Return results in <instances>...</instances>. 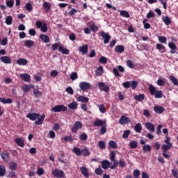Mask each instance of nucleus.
<instances>
[{
    "label": "nucleus",
    "instance_id": "dca6fc26",
    "mask_svg": "<svg viewBox=\"0 0 178 178\" xmlns=\"http://www.w3.org/2000/svg\"><path fill=\"white\" fill-rule=\"evenodd\" d=\"M154 111L156 113L161 114L165 111V107L161 106H156L154 107Z\"/></svg>",
    "mask_w": 178,
    "mask_h": 178
},
{
    "label": "nucleus",
    "instance_id": "09e8293b",
    "mask_svg": "<svg viewBox=\"0 0 178 178\" xmlns=\"http://www.w3.org/2000/svg\"><path fill=\"white\" fill-rule=\"evenodd\" d=\"M99 63H102V65H105V64L108 63V59L105 56H102L99 59Z\"/></svg>",
    "mask_w": 178,
    "mask_h": 178
},
{
    "label": "nucleus",
    "instance_id": "393cba45",
    "mask_svg": "<svg viewBox=\"0 0 178 178\" xmlns=\"http://www.w3.org/2000/svg\"><path fill=\"white\" fill-rule=\"evenodd\" d=\"M88 97L84 96H79L76 99V101H78L79 102H83L85 104H87L88 102Z\"/></svg>",
    "mask_w": 178,
    "mask_h": 178
},
{
    "label": "nucleus",
    "instance_id": "5701e85b",
    "mask_svg": "<svg viewBox=\"0 0 178 178\" xmlns=\"http://www.w3.org/2000/svg\"><path fill=\"white\" fill-rule=\"evenodd\" d=\"M17 65H19V66H26L27 65L28 61L25 58H19L17 60Z\"/></svg>",
    "mask_w": 178,
    "mask_h": 178
},
{
    "label": "nucleus",
    "instance_id": "f257e3e1",
    "mask_svg": "<svg viewBox=\"0 0 178 178\" xmlns=\"http://www.w3.org/2000/svg\"><path fill=\"white\" fill-rule=\"evenodd\" d=\"M26 118H28V119H30V120L32 121L36 120L35 121V124L36 126H40V124H42V123H44V120H45V114H42L40 118V114L37 113H29L26 115Z\"/></svg>",
    "mask_w": 178,
    "mask_h": 178
},
{
    "label": "nucleus",
    "instance_id": "c03bdc74",
    "mask_svg": "<svg viewBox=\"0 0 178 178\" xmlns=\"http://www.w3.org/2000/svg\"><path fill=\"white\" fill-rule=\"evenodd\" d=\"M77 106H78L77 102H72L70 104H68V108L70 109L74 110L77 108Z\"/></svg>",
    "mask_w": 178,
    "mask_h": 178
},
{
    "label": "nucleus",
    "instance_id": "338daca9",
    "mask_svg": "<svg viewBox=\"0 0 178 178\" xmlns=\"http://www.w3.org/2000/svg\"><path fill=\"white\" fill-rule=\"evenodd\" d=\"M105 133H106V125L102 127L100 129V134H102V136H104Z\"/></svg>",
    "mask_w": 178,
    "mask_h": 178
},
{
    "label": "nucleus",
    "instance_id": "49530a36",
    "mask_svg": "<svg viewBox=\"0 0 178 178\" xmlns=\"http://www.w3.org/2000/svg\"><path fill=\"white\" fill-rule=\"evenodd\" d=\"M170 80L172 81L174 86H178V80L176 77H175L174 76H170Z\"/></svg>",
    "mask_w": 178,
    "mask_h": 178
},
{
    "label": "nucleus",
    "instance_id": "f3484780",
    "mask_svg": "<svg viewBox=\"0 0 178 178\" xmlns=\"http://www.w3.org/2000/svg\"><path fill=\"white\" fill-rule=\"evenodd\" d=\"M15 143L19 147H21V148H23L25 145L24 140H23L22 138H17L15 139Z\"/></svg>",
    "mask_w": 178,
    "mask_h": 178
},
{
    "label": "nucleus",
    "instance_id": "c85d7f7f",
    "mask_svg": "<svg viewBox=\"0 0 178 178\" xmlns=\"http://www.w3.org/2000/svg\"><path fill=\"white\" fill-rule=\"evenodd\" d=\"M60 156L58 157V159L59 162H61V163H66V161L63 159L65 158V152L60 151Z\"/></svg>",
    "mask_w": 178,
    "mask_h": 178
},
{
    "label": "nucleus",
    "instance_id": "69168bd1",
    "mask_svg": "<svg viewBox=\"0 0 178 178\" xmlns=\"http://www.w3.org/2000/svg\"><path fill=\"white\" fill-rule=\"evenodd\" d=\"M172 173V176L175 178H178V170L177 169H172L171 170Z\"/></svg>",
    "mask_w": 178,
    "mask_h": 178
},
{
    "label": "nucleus",
    "instance_id": "4468645a",
    "mask_svg": "<svg viewBox=\"0 0 178 178\" xmlns=\"http://www.w3.org/2000/svg\"><path fill=\"white\" fill-rule=\"evenodd\" d=\"M20 77L23 81H26V83H30L31 77L30 74L24 73V74H21Z\"/></svg>",
    "mask_w": 178,
    "mask_h": 178
},
{
    "label": "nucleus",
    "instance_id": "79ce46f5",
    "mask_svg": "<svg viewBox=\"0 0 178 178\" xmlns=\"http://www.w3.org/2000/svg\"><path fill=\"white\" fill-rule=\"evenodd\" d=\"M158 38L161 44H166L168 41V38H166L165 36H158Z\"/></svg>",
    "mask_w": 178,
    "mask_h": 178
},
{
    "label": "nucleus",
    "instance_id": "052dcab7",
    "mask_svg": "<svg viewBox=\"0 0 178 178\" xmlns=\"http://www.w3.org/2000/svg\"><path fill=\"white\" fill-rule=\"evenodd\" d=\"M99 112H101V113H105V112H106V109L105 108V105L104 104H100L99 106Z\"/></svg>",
    "mask_w": 178,
    "mask_h": 178
},
{
    "label": "nucleus",
    "instance_id": "37998d69",
    "mask_svg": "<svg viewBox=\"0 0 178 178\" xmlns=\"http://www.w3.org/2000/svg\"><path fill=\"white\" fill-rule=\"evenodd\" d=\"M40 31H42V33H47V31H48V24H47V23H44L43 25H42Z\"/></svg>",
    "mask_w": 178,
    "mask_h": 178
},
{
    "label": "nucleus",
    "instance_id": "aec40b11",
    "mask_svg": "<svg viewBox=\"0 0 178 178\" xmlns=\"http://www.w3.org/2000/svg\"><path fill=\"white\" fill-rule=\"evenodd\" d=\"M102 168L106 170V169L109 168V166H111V163L108 161V160H104L101 162Z\"/></svg>",
    "mask_w": 178,
    "mask_h": 178
},
{
    "label": "nucleus",
    "instance_id": "bf43d9fd",
    "mask_svg": "<svg viewBox=\"0 0 178 178\" xmlns=\"http://www.w3.org/2000/svg\"><path fill=\"white\" fill-rule=\"evenodd\" d=\"M25 9L28 10V12H31L33 10V5H31V3H28L25 6Z\"/></svg>",
    "mask_w": 178,
    "mask_h": 178
},
{
    "label": "nucleus",
    "instance_id": "7ed1b4c3",
    "mask_svg": "<svg viewBox=\"0 0 178 178\" xmlns=\"http://www.w3.org/2000/svg\"><path fill=\"white\" fill-rule=\"evenodd\" d=\"M52 175L54 177H57V178L65 177V172H63V170L58 168H55L54 170H53Z\"/></svg>",
    "mask_w": 178,
    "mask_h": 178
},
{
    "label": "nucleus",
    "instance_id": "e2e57ef3",
    "mask_svg": "<svg viewBox=\"0 0 178 178\" xmlns=\"http://www.w3.org/2000/svg\"><path fill=\"white\" fill-rule=\"evenodd\" d=\"M6 5L8 8H13V5H15V1L13 0H8L6 1Z\"/></svg>",
    "mask_w": 178,
    "mask_h": 178
},
{
    "label": "nucleus",
    "instance_id": "3c124183",
    "mask_svg": "<svg viewBox=\"0 0 178 178\" xmlns=\"http://www.w3.org/2000/svg\"><path fill=\"white\" fill-rule=\"evenodd\" d=\"M79 138L81 141H86L88 138V136H87V134L83 133L80 135Z\"/></svg>",
    "mask_w": 178,
    "mask_h": 178
},
{
    "label": "nucleus",
    "instance_id": "a18cd8bd",
    "mask_svg": "<svg viewBox=\"0 0 178 178\" xmlns=\"http://www.w3.org/2000/svg\"><path fill=\"white\" fill-rule=\"evenodd\" d=\"M13 20V18L12 17V16L9 15L6 18V24H7L8 26H10V24H12V22Z\"/></svg>",
    "mask_w": 178,
    "mask_h": 178
},
{
    "label": "nucleus",
    "instance_id": "f704fd0d",
    "mask_svg": "<svg viewBox=\"0 0 178 178\" xmlns=\"http://www.w3.org/2000/svg\"><path fill=\"white\" fill-rule=\"evenodd\" d=\"M129 147L132 149H136V148H137V147H138V143H137V141H136V140H131L129 143Z\"/></svg>",
    "mask_w": 178,
    "mask_h": 178
},
{
    "label": "nucleus",
    "instance_id": "ea45409f",
    "mask_svg": "<svg viewBox=\"0 0 178 178\" xmlns=\"http://www.w3.org/2000/svg\"><path fill=\"white\" fill-rule=\"evenodd\" d=\"M6 173V168L4 165H0V177H3Z\"/></svg>",
    "mask_w": 178,
    "mask_h": 178
},
{
    "label": "nucleus",
    "instance_id": "e433bc0d",
    "mask_svg": "<svg viewBox=\"0 0 178 178\" xmlns=\"http://www.w3.org/2000/svg\"><path fill=\"white\" fill-rule=\"evenodd\" d=\"M143 151H144L146 154L148 152H151V145H145L142 147Z\"/></svg>",
    "mask_w": 178,
    "mask_h": 178
},
{
    "label": "nucleus",
    "instance_id": "423d86ee",
    "mask_svg": "<svg viewBox=\"0 0 178 178\" xmlns=\"http://www.w3.org/2000/svg\"><path fill=\"white\" fill-rule=\"evenodd\" d=\"M79 129H83V124H81L80 121H76L72 127L71 131L72 133H77Z\"/></svg>",
    "mask_w": 178,
    "mask_h": 178
},
{
    "label": "nucleus",
    "instance_id": "58836bf2",
    "mask_svg": "<svg viewBox=\"0 0 178 178\" xmlns=\"http://www.w3.org/2000/svg\"><path fill=\"white\" fill-rule=\"evenodd\" d=\"M148 19H144L143 21V24L144 25V29L145 30H148V29H151V24L149 23H147Z\"/></svg>",
    "mask_w": 178,
    "mask_h": 178
},
{
    "label": "nucleus",
    "instance_id": "6ab92c4d",
    "mask_svg": "<svg viewBox=\"0 0 178 178\" xmlns=\"http://www.w3.org/2000/svg\"><path fill=\"white\" fill-rule=\"evenodd\" d=\"M59 52H62L64 55H69L70 51L63 46H60L58 47Z\"/></svg>",
    "mask_w": 178,
    "mask_h": 178
},
{
    "label": "nucleus",
    "instance_id": "8fccbe9b",
    "mask_svg": "<svg viewBox=\"0 0 178 178\" xmlns=\"http://www.w3.org/2000/svg\"><path fill=\"white\" fill-rule=\"evenodd\" d=\"M108 144L113 149H116V148H118V144H116V142L113 140H111Z\"/></svg>",
    "mask_w": 178,
    "mask_h": 178
},
{
    "label": "nucleus",
    "instance_id": "f03ea898",
    "mask_svg": "<svg viewBox=\"0 0 178 178\" xmlns=\"http://www.w3.org/2000/svg\"><path fill=\"white\" fill-rule=\"evenodd\" d=\"M149 91L152 95H154L155 98H162L163 95L162 90H157L152 84L149 86Z\"/></svg>",
    "mask_w": 178,
    "mask_h": 178
},
{
    "label": "nucleus",
    "instance_id": "a878e982",
    "mask_svg": "<svg viewBox=\"0 0 178 178\" xmlns=\"http://www.w3.org/2000/svg\"><path fill=\"white\" fill-rule=\"evenodd\" d=\"M0 102H1V104H13V100L10 98L5 99V97H1Z\"/></svg>",
    "mask_w": 178,
    "mask_h": 178
},
{
    "label": "nucleus",
    "instance_id": "680f3d73",
    "mask_svg": "<svg viewBox=\"0 0 178 178\" xmlns=\"http://www.w3.org/2000/svg\"><path fill=\"white\" fill-rule=\"evenodd\" d=\"M127 66H128V67H130V69H134V64L131 60H127Z\"/></svg>",
    "mask_w": 178,
    "mask_h": 178
},
{
    "label": "nucleus",
    "instance_id": "bb28decb",
    "mask_svg": "<svg viewBox=\"0 0 178 178\" xmlns=\"http://www.w3.org/2000/svg\"><path fill=\"white\" fill-rule=\"evenodd\" d=\"M24 42L25 43V47H26L27 48H33L35 44L34 41L31 40H25L24 41Z\"/></svg>",
    "mask_w": 178,
    "mask_h": 178
},
{
    "label": "nucleus",
    "instance_id": "0e129e2a",
    "mask_svg": "<svg viewBox=\"0 0 178 178\" xmlns=\"http://www.w3.org/2000/svg\"><path fill=\"white\" fill-rule=\"evenodd\" d=\"M90 29L91 31H93V33L98 31V26H97V25H95V24L90 25Z\"/></svg>",
    "mask_w": 178,
    "mask_h": 178
},
{
    "label": "nucleus",
    "instance_id": "4d7b16f0",
    "mask_svg": "<svg viewBox=\"0 0 178 178\" xmlns=\"http://www.w3.org/2000/svg\"><path fill=\"white\" fill-rule=\"evenodd\" d=\"M147 19H152V17H155V14L152 10H149V13L146 15Z\"/></svg>",
    "mask_w": 178,
    "mask_h": 178
},
{
    "label": "nucleus",
    "instance_id": "603ef678",
    "mask_svg": "<svg viewBox=\"0 0 178 178\" xmlns=\"http://www.w3.org/2000/svg\"><path fill=\"white\" fill-rule=\"evenodd\" d=\"M137 86H138V81H132L131 82V87L132 90H136L137 88Z\"/></svg>",
    "mask_w": 178,
    "mask_h": 178
},
{
    "label": "nucleus",
    "instance_id": "0eeeda50",
    "mask_svg": "<svg viewBox=\"0 0 178 178\" xmlns=\"http://www.w3.org/2000/svg\"><path fill=\"white\" fill-rule=\"evenodd\" d=\"M79 88L81 90H82V91H87V90H90V88H91V84L86 81L80 82Z\"/></svg>",
    "mask_w": 178,
    "mask_h": 178
},
{
    "label": "nucleus",
    "instance_id": "9b49d317",
    "mask_svg": "<svg viewBox=\"0 0 178 178\" xmlns=\"http://www.w3.org/2000/svg\"><path fill=\"white\" fill-rule=\"evenodd\" d=\"M0 60L3 62V63H6V65H9L12 63V59L10 58L8 56H3L0 58Z\"/></svg>",
    "mask_w": 178,
    "mask_h": 178
},
{
    "label": "nucleus",
    "instance_id": "f8f14e48",
    "mask_svg": "<svg viewBox=\"0 0 178 178\" xmlns=\"http://www.w3.org/2000/svg\"><path fill=\"white\" fill-rule=\"evenodd\" d=\"M156 49L161 54H165V52H166V47L161 43H157L156 44Z\"/></svg>",
    "mask_w": 178,
    "mask_h": 178
},
{
    "label": "nucleus",
    "instance_id": "c9c22d12",
    "mask_svg": "<svg viewBox=\"0 0 178 178\" xmlns=\"http://www.w3.org/2000/svg\"><path fill=\"white\" fill-rule=\"evenodd\" d=\"M162 19L166 26H169L170 24H172V21L170 20V18H169V17L168 16L163 17Z\"/></svg>",
    "mask_w": 178,
    "mask_h": 178
},
{
    "label": "nucleus",
    "instance_id": "ddd939ff",
    "mask_svg": "<svg viewBox=\"0 0 178 178\" xmlns=\"http://www.w3.org/2000/svg\"><path fill=\"white\" fill-rule=\"evenodd\" d=\"M93 124L95 127H102L106 124V120H97L93 122Z\"/></svg>",
    "mask_w": 178,
    "mask_h": 178
},
{
    "label": "nucleus",
    "instance_id": "a19ab883",
    "mask_svg": "<svg viewBox=\"0 0 178 178\" xmlns=\"http://www.w3.org/2000/svg\"><path fill=\"white\" fill-rule=\"evenodd\" d=\"M104 73V67L99 66L98 69L96 70V76H102V74Z\"/></svg>",
    "mask_w": 178,
    "mask_h": 178
},
{
    "label": "nucleus",
    "instance_id": "774afa93",
    "mask_svg": "<svg viewBox=\"0 0 178 178\" xmlns=\"http://www.w3.org/2000/svg\"><path fill=\"white\" fill-rule=\"evenodd\" d=\"M140 170H134V176L135 178L140 177Z\"/></svg>",
    "mask_w": 178,
    "mask_h": 178
},
{
    "label": "nucleus",
    "instance_id": "864d4df0",
    "mask_svg": "<svg viewBox=\"0 0 178 178\" xmlns=\"http://www.w3.org/2000/svg\"><path fill=\"white\" fill-rule=\"evenodd\" d=\"M81 155H83V156H90V150L87 149H82Z\"/></svg>",
    "mask_w": 178,
    "mask_h": 178
},
{
    "label": "nucleus",
    "instance_id": "1a4fd4ad",
    "mask_svg": "<svg viewBox=\"0 0 178 178\" xmlns=\"http://www.w3.org/2000/svg\"><path fill=\"white\" fill-rule=\"evenodd\" d=\"M98 87L100 91H104V92H109V86L104 82H100L98 83Z\"/></svg>",
    "mask_w": 178,
    "mask_h": 178
},
{
    "label": "nucleus",
    "instance_id": "72a5a7b5",
    "mask_svg": "<svg viewBox=\"0 0 178 178\" xmlns=\"http://www.w3.org/2000/svg\"><path fill=\"white\" fill-rule=\"evenodd\" d=\"M134 98L136 101H138V102H142V101H144L145 95H144L143 94H140L139 95H135Z\"/></svg>",
    "mask_w": 178,
    "mask_h": 178
},
{
    "label": "nucleus",
    "instance_id": "7c9ffc66",
    "mask_svg": "<svg viewBox=\"0 0 178 178\" xmlns=\"http://www.w3.org/2000/svg\"><path fill=\"white\" fill-rule=\"evenodd\" d=\"M115 51L122 54V52H124V46L123 45H118L115 48Z\"/></svg>",
    "mask_w": 178,
    "mask_h": 178
},
{
    "label": "nucleus",
    "instance_id": "cd10ccee",
    "mask_svg": "<svg viewBox=\"0 0 178 178\" xmlns=\"http://www.w3.org/2000/svg\"><path fill=\"white\" fill-rule=\"evenodd\" d=\"M81 151L80 148L74 147L72 149V152L76 155V156H81Z\"/></svg>",
    "mask_w": 178,
    "mask_h": 178
},
{
    "label": "nucleus",
    "instance_id": "473e14b6",
    "mask_svg": "<svg viewBox=\"0 0 178 178\" xmlns=\"http://www.w3.org/2000/svg\"><path fill=\"white\" fill-rule=\"evenodd\" d=\"M33 95L36 98H41L42 96V93H41V91L37 88L33 89Z\"/></svg>",
    "mask_w": 178,
    "mask_h": 178
},
{
    "label": "nucleus",
    "instance_id": "6e6d98bb",
    "mask_svg": "<svg viewBox=\"0 0 178 178\" xmlns=\"http://www.w3.org/2000/svg\"><path fill=\"white\" fill-rule=\"evenodd\" d=\"M95 173L97 176H102V175L104 173V170H102V169L101 168H99L95 170Z\"/></svg>",
    "mask_w": 178,
    "mask_h": 178
},
{
    "label": "nucleus",
    "instance_id": "4c0bfd02",
    "mask_svg": "<svg viewBox=\"0 0 178 178\" xmlns=\"http://www.w3.org/2000/svg\"><path fill=\"white\" fill-rule=\"evenodd\" d=\"M120 16L122 17H126L127 19H129L130 17V14L127 10H120Z\"/></svg>",
    "mask_w": 178,
    "mask_h": 178
},
{
    "label": "nucleus",
    "instance_id": "6e6552de",
    "mask_svg": "<svg viewBox=\"0 0 178 178\" xmlns=\"http://www.w3.org/2000/svg\"><path fill=\"white\" fill-rule=\"evenodd\" d=\"M130 122H131V120L126 115H122L119 120L120 124H129Z\"/></svg>",
    "mask_w": 178,
    "mask_h": 178
},
{
    "label": "nucleus",
    "instance_id": "2f4dec72",
    "mask_svg": "<svg viewBox=\"0 0 178 178\" xmlns=\"http://www.w3.org/2000/svg\"><path fill=\"white\" fill-rule=\"evenodd\" d=\"M134 130L136 133H141V131L143 130V125H141V123H138L134 127Z\"/></svg>",
    "mask_w": 178,
    "mask_h": 178
},
{
    "label": "nucleus",
    "instance_id": "412c9836",
    "mask_svg": "<svg viewBox=\"0 0 178 178\" xmlns=\"http://www.w3.org/2000/svg\"><path fill=\"white\" fill-rule=\"evenodd\" d=\"M79 52H81L83 55H86L88 52V45L83 44L79 47Z\"/></svg>",
    "mask_w": 178,
    "mask_h": 178
},
{
    "label": "nucleus",
    "instance_id": "13d9d810",
    "mask_svg": "<svg viewBox=\"0 0 178 178\" xmlns=\"http://www.w3.org/2000/svg\"><path fill=\"white\" fill-rule=\"evenodd\" d=\"M130 130H125L122 134V138H129V136H130Z\"/></svg>",
    "mask_w": 178,
    "mask_h": 178
},
{
    "label": "nucleus",
    "instance_id": "b1692460",
    "mask_svg": "<svg viewBox=\"0 0 178 178\" xmlns=\"http://www.w3.org/2000/svg\"><path fill=\"white\" fill-rule=\"evenodd\" d=\"M1 156L4 162H9V152H2Z\"/></svg>",
    "mask_w": 178,
    "mask_h": 178
},
{
    "label": "nucleus",
    "instance_id": "a211bd4d",
    "mask_svg": "<svg viewBox=\"0 0 178 178\" xmlns=\"http://www.w3.org/2000/svg\"><path fill=\"white\" fill-rule=\"evenodd\" d=\"M40 40L43 41L45 44H48L49 42V37L44 34H40L39 36Z\"/></svg>",
    "mask_w": 178,
    "mask_h": 178
},
{
    "label": "nucleus",
    "instance_id": "9d476101",
    "mask_svg": "<svg viewBox=\"0 0 178 178\" xmlns=\"http://www.w3.org/2000/svg\"><path fill=\"white\" fill-rule=\"evenodd\" d=\"M145 127L147 129V130H149V131H151L152 133L155 131V125L151 122H146L145 124Z\"/></svg>",
    "mask_w": 178,
    "mask_h": 178
},
{
    "label": "nucleus",
    "instance_id": "c756f323",
    "mask_svg": "<svg viewBox=\"0 0 178 178\" xmlns=\"http://www.w3.org/2000/svg\"><path fill=\"white\" fill-rule=\"evenodd\" d=\"M45 12H49L51 10V3L48 1H44L42 5Z\"/></svg>",
    "mask_w": 178,
    "mask_h": 178
},
{
    "label": "nucleus",
    "instance_id": "20e7f679",
    "mask_svg": "<svg viewBox=\"0 0 178 178\" xmlns=\"http://www.w3.org/2000/svg\"><path fill=\"white\" fill-rule=\"evenodd\" d=\"M52 112H66L67 111V107L65 106V105H57L55 106L54 107L51 108Z\"/></svg>",
    "mask_w": 178,
    "mask_h": 178
},
{
    "label": "nucleus",
    "instance_id": "4be33fe9",
    "mask_svg": "<svg viewBox=\"0 0 178 178\" xmlns=\"http://www.w3.org/2000/svg\"><path fill=\"white\" fill-rule=\"evenodd\" d=\"M170 148H172V143H168V145L164 144L161 146V149L163 152H168V151H169Z\"/></svg>",
    "mask_w": 178,
    "mask_h": 178
},
{
    "label": "nucleus",
    "instance_id": "de8ad7c7",
    "mask_svg": "<svg viewBox=\"0 0 178 178\" xmlns=\"http://www.w3.org/2000/svg\"><path fill=\"white\" fill-rule=\"evenodd\" d=\"M70 79L73 81L77 80V79H79V75H77V72H72L70 74Z\"/></svg>",
    "mask_w": 178,
    "mask_h": 178
},
{
    "label": "nucleus",
    "instance_id": "2eb2a0df",
    "mask_svg": "<svg viewBox=\"0 0 178 178\" xmlns=\"http://www.w3.org/2000/svg\"><path fill=\"white\" fill-rule=\"evenodd\" d=\"M80 170L83 176H85V177L86 178L90 177V173H88V169L86 168V167H84V166L81 167Z\"/></svg>",
    "mask_w": 178,
    "mask_h": 178
},
{
    "label": "nucleus",
    "instance_id": "39448f33",
    "mask_svg": "<svg viewBox=\"0 0 178 178\" xmlns=\"http://www.w3.org/2000/svg\"><path fill=\"white\" fill-rule=\"evenodd\" d=\"M99 35L102 37V38H104V44H109V41H111V35L105 33L104 31H101L99 33Z\"/></svg>",
    "mask_w": 178,
    "mask_h": 178
},
{
    "label": "nucleus",
    "instance_id": "5fc2aeb1",
    "mask_svg": "<svg viewBox=\"0 0 178 178\" xmlns=\"http://www.w3.org/2000/svg\"><path fill=\"white\" fill-rule=\"evenodd\" d=\"M168 47L169 48H170V49H174V50L177 49V46H176V44H175V42H170L168 43Z\"/></svg>",
    "mask_w": 178,
    "mask_h": 178
}]
</instances>
